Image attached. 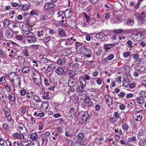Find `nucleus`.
Here are the masks:
<instances>
[{"instance_id":"f257e3e1","label":"nucleus","mask_w":146,"mask_h":146,"mask_svg":"<svg viewBox=\"0 0 146 146\" xmlns=\"http://www.w3.org/2000/svg\"><path fill=\"white\" fill-rule=\"evenodd\" d=\"M79 50L80 53L85 55L86 57L88 58L91 57L92 51L89 46L84 45L80 48Z\"/></svg>"},{"instance_id":"f03ea898","label":"nucleus","mask_w":146,"mask_h":146,"mask_svg":"<svg viewBox=\"0 0 146 146\" xmlns=\"http://www.w3.org/2000/svg\"><path fill=\"white\" fill-rule=\"evenodd\" d=\"M19 133H13L12 135L18 139H23L24 137V135L27 133V129L25 127H20L19 128Z\"/></svg>"},{"instance_id":"69168bd1","label":"nucleus","mask_w":146,"mask_h":146,"mask_svg":"<svg viewBox=\"0 0 146 146\" xmlns=\"http://www.w3.org/2000/svg\"><path fill=\"white\" fill-rule=\"evenodd\" d=\"M82 15L85 17V18L86 19V23L90 19L89 17L88 16L87 14L85 12L82 13Z\"/></svg>"},{"instance_id":"393cba45","label":"nucleus","mask_w":146,"mask_h":146,"mask_svg":"<svg viewBox=\"0 0 146 146\" xmlns=\"http://www.w3.org/2000/svg\"><path fill=\"white\" fill-rule=\"evenodd\" d=\"M126 24L129 27H132L135 24L134 20L131 18L129 19L126 22Z\"/></svg>"},{"instance_id":"f8f14e48","label":"nucleus","mask_w":146,"mask_h":146,"mask_svg":"<svg viewBox=\"0 0 146 146\" xmlns=\"http://www.w3.org/2000/svg\"><path fill=\"white\" fill-rule=\"evenodd\" d=\"M135 70L139 72H142L145 71L146 70L145 67L141 64L137 65L135 66Z\"/></svg>"},{"instance_id":"49530a36","label":"nucleus","mask_w":146,"mask_h":146,"mask_svg":"<svg viewBox=\"0 0 146 146\" xmlns=\"http://www.w3.org/2000/svg\"><path fill=\"white\" fill-rule=\"evenodd\" d=\"M131 55V52L129 51H127L123 53V56L125 58H127Z\"/></svg>"},{"instance_id":"79ce46f5","label":"nucleus","mask_w":146,"mask_h":146,"mask_svg":"<svg viewBox=\"0 0 146 146\" xmlns=\"http://www.w3.org/2000/svg\"><path fill=\"white\" fill-rule=\"evenodd\" d=\"M123 32H124L123 30L121 29H114L113 31V33L116 34H119Z\"/></svg>"},{"instance_id":"e2e57ef3","label":"nucleus","mask_w":146,"mask_h":146,"mask_svg":"<svg viewBox=\"0 0 146 146\" xmlns=\"http://www.w3.org/2000/svg\"><path fill=\"white\" fill-rule=\"evenodd\" d=\"M3 111L5 114L10 113V110L7 106H5L4 107Z\"/></svg>"},{"instance_id":"bf43d9fd","label":"nucleus","mask_w":146,"mask_h":146,"mask_svg":"<svg viewBox=\"0 0 146 146\" xmlns=\"http://www.w3.org/2000/svg\"><path fill=\"white\" fill-rule=\"evenodd\" d=\"M22 33H23V35L24 36L27 37V36H28V35H29L31 33V32L25 30H23Z\"/></svg>"},{"instance_id":"1a4fd4ad","label":"nucleus","mask_w":146,"mask_h":146,"mask_svg":"<svg viewBox=\"0 0 146 146\" xmlns=\"http://www.w3.org/2000/svg\"><path fill=\"white\" fill-rule=\"evenodd\" d=\"M47 66H48L47 68V71L50 72H52L55 68V63L51 61L49 62Z\"/></svg>"},{"instance_id":"3c124183","label":"nucleus","mask_w":146,"mask_h":146,"mask_svg":"<svg viewBox=\"0 0 146 146\" xmlns=\"http://www.w3.org/2000/svg\"><path fill=\"white\" fill-rule=\"evenodd\" d=\"M64 119L62 118H60L56 120V122L59 124H63L64 123Z\"/></svg>"},{"instance_id":"ea45409f","label":"nucleus","mask_w":146,"mask_h":146,"mask_svg":"<svg viewBox=\"0 0 146 146\" xmlns=\"http://www.w3.org/2000/svg\"><path fill=\"white\" fill-rule=\"evenodd\" d=\"M64 63L65 60L63 58H59L57 61V64L60 66L63 65Z\"/></svg>"},{"instance_id":"cd10ccee","label":"nucleus","mask_w":146,"mask_h":146,"mask_svg":"<svg viewBox=\"0 0 146 146\" xmlns=\"http://www.w3.org/2000/svg\"><path fill=\"white\" fill-rule=\"evenodd\" d=\"M123 85L125 87H127L129 84V80L127 77H126L123 78Z\"/></svg>"},{"instance_id":"7c9ffc66","label":"nucleus","mask_w":146,"mask_h":146,"mask_svg":"<svg viewBox=\"0 0 146 146\" xmlns=\"http://www.w3.org/2000/svg\"><path fill=\"white\" fill-rule=\"evenodd\" d=\"M74 133V131L71 128L69 129L68 130H67L65 132V135L66 137H70Z\"/></svg>"},{"instance_id":"39448f33","label":"nucleus","mask_w":146,"mask_h":146,"mask_svg":"<svg viewBox=\"0 0 146 146\" xmlns=\"http://www.w3.org/2000/svg\"><path fill=\"white\" fill-rule=\"evenodd\" d=\"M8 77L11 83L19 78L17 73L15 72L10 73L8 75Z\"/></svg>"},{"instance_id":"09e8293b","label":"nucleus","mask_w":146,"mask_h":146,"mask_svg":"<svg viewBox=\"0 0 146 146\" xmlns=\"http://www.w3.org/2000/svg\"><path fill=\"white\" fill-rule=\"evenodd\" d=\"M4 87L5 90L7 92H9L10 91L12 92V90L10 86L7 83H6V84H4Z\"/></svg>"},{"instance_id":"c03bdc74","label":"nucleus","mask_w":146,"mask_h":146,"mask_svg":"<svg viewBox=\"0 0 146 146\" xmlns=\"http://www.w3.org/2000/svg\"><path fill=\"white\" fill-rule=\"evenodd\" d=\"M33 100H35L36 102H41V99L40 97L37 95H34L33 98Z\"/></svg>"},{"instance_id":"774afa93","label":"nucleus","mask_w":146,"mask_h":146,"mask_svg":"<svg viewBox=\"0 0 146 146\" xmlns=\"http://www.w3.org/2000/svg\"><path fill=\"white\" fill-rule=\"evenodd\" d=\"M48 16L46 15H42L41 16V19L44 21H47L48 19Z\"/></svg>"},{"instance_id":"7ed1b4c3","label":"nucleus","mask_w":146,"mask_h":146,"mask_svg":"<svg viewBox=\"0 0 146 146\" xmlns=\"http://www.w3.org/2000/svg\"><path fill=\"white\" fill-rule=\"evenodd\" d=\"M82 118H81L77 117V121L78 123L81 125L84 124L89 119L90 115L87 111H84L82 113Z\"/></svg>"},{"instance_id":"0e129e2a","label":"nucleus","mask_w":146,"mask_h":146,"mask_svg":"<svg viewBox=\"0 0 146 146\" xmlns=\"http://www.w3.org/2000/svg\"><path fill=\"white\" fill-rule=\"evenodd\" d=\"M15 39L19 41H23L24 38L21 35H17L15 37Z\"/></svg>"},{"instance_id":"6e6552de","label":"nucleus","mask_w":146,"mask_h":146,"mask_svg":"<svg viewBox=\"0 0 146 146\" xmlns=\"http://www.w3.org/2000/svg\"><path fill=\"white\" fill-rule=\"evenodd\" d=\"M13 31L10 29H8L5 31V37L7 38H11L13 37Z\"/></svg>"},{"instance_id":"5fc2aeb1","label":"nucleus","mask_w":146,"mask_h":146,"mask_svg":"<svg viewBox=\"0 0 146 146\" xmlns=\"http://www.w3.org/2000/svg\"><path fill=\"white\" fill-rule=\"evenodd\" d=\"M122 128L124 130L127 131L129 129V126L127 123H124L122 125Z\"/></svg>"},{"instance_id":"2f4dec72","label":"nucleus","mask_w":146,"mask_h":146,"mask_svg":"<svg viewBox=\"0 0 146 146\" xmlns=\"http://www.w3.org/2000/svg\"><path fill=\"white\" fill-rule=\"evenodd\" d=\"M58 35L62 37H65L66 36L65 31L62 29L58 30Z\"/></svg>"},{"instance_id":"aec40b11","label":"nucleus","mask_w":146,"mask_h":146,"mask_svg":"<svg viewBox=\"0 0 146 146\" xmlns=\"http://www.w3.org/2000/svg\"><path fill=\"white\" fill-rule=\"evenodd\" d=\"M135 37L137 41H141L144 38V35L140 31L136 34Z\"/></svg>"},{"instance_id":"a878e982","label":"nucleus","mask_w":146,"mask_h":146,"mask_svg":"<svg viewBox=\"0 0 146 146\" xmlns=\"http://www.w3.org/2000/svg\"><path fill=\"white\" fill-rule=\"evenodd\" d=\"M20 7V9L23 11H27L29 10L30 7L29 4H24L23 5L21 4Z\"/></svg>"},{"instance_id":"6ab92c4d","label":"nucleus","mask_w":146,"mask_h":146,"mask_svg":"<svg viewBox=\"0 0 146 146\" xmlns=\"http://www.w3.org/2000/svg\"><path fill=\"white\" fill-rule=\"evenodd\" d=\"M8 98L10 101L13 103H15L16 101V97L15 94L12 92L9 95Z\"/></svg>"},{"instance_id":"58836bf2","label":"nucleus","mask_w":146,"mask_h":146,"mask_svg":"<svg viewBox=\"0 0 146 146\" xmlns=\"http://www.w3.org/2000/svg\"><path fill=\"white\" fill-rule=\"evenodd\" d=\"M28 91V90L27 89H25L24 88H22L19 90L20 95L22 96H25L27 93Z\"/></svg>"},{"instance_id":"4468645a","label":"nucleus","mask_w":146,"mask_h":146,"mask_svg":"<svg viewBox=\"0 0 146 146\" xmlns=\"http://www.w3.org/2000/svg\"><path fill=\"white\" fill-rule=\"evenodd\" d=\"M96 22V21L95 19L93 17H92L86 23L87 24L84 23L82 25V26L84 27H86V26L87 25V27H90L94 24Z\"/></svg>"},{"instance_id":"4be33fe9","label":"nucleus","mask_w":146,"mask_h":146,"mask_svg":"<svg viewBox=\"0 0 146 146\" xmlns=\"http://www.w3.org/2000/svg\"><path fill=\"white\" fill-rule=\"evenodd\" d=\"M41 97L43 99L45 100H49L50 98V96L49 95V92L43 91V94H42Z\"/></svg>"},{"instance_id":"de8ad7c7","label":"nucleus","mask_w":146,"mask_h":146,"mask_svg":"<svg viewBox=\"0 0 146 146\" xmlns=\"http://www.w3.org/2000/svg\"><path fill=\"white\" fill-rule=\"evenodd\" d=\"M55 6H52L51 8L48 9V10L45 11L49 14H53L55 10Z\"/></svg>"},{"instance_id":"412c9836","label":"nucleus","mask_w":146,"mask_h":146,"mask_svg":"<svg viewBox=\"0 0 146 146\" xmlns=\"http://www.w3.org/2000/svg\"><path fill=\"white\" fill-rule=\"evenodd\" d=\"M51 61L50 60L47 59L46 58L42 57L40 58L39 61H38V62H39L40 64H45L47 65L49 62Z\"/></svg>"},{"instance_id":"5701e85b","label":"nucleus","mask_w":146,"mask_h":146,"mask_svg":"<svg viewBox=\"0 0 146 146\" xmlns=\"http://www.w3.org/2000/svg\"><path fill=\"white\" fill-rule=\"evenodd\" d=\"M55 72L56 74L59 76L63 75L65 74L63 68L61 67H58L56 69Z\"/></svg>"},{"instance_id":"ddd939ff","label":"nucleus","mask_w":146,"mask_h":146,"mask_svg":"<svg viewBox=\"0 0 146 146\" xmlns=\"http://www.w3.org/2000/svg\"><path fill=\"white\" fill-rule=\"evenodd\" d=\"M104 98L108 106H110V105L113 104V99L109 96L106 95L105 96Z\"/></svg>"},{"instance_id":"bb28decb","label":"nucleus","mask_w":146,"mask_h":146,"mask_svg":"<svg viewBox=\"0 0 146 146\" xmlns=\"http://www.w3.org/2000/svg\"><path fill=\"white\" fill-rule=\"evenodd\" d=\"M106 36V35L104 33L102 32L96 34L95 37L97 39H102Z\"/></svg>"},{"instance_id":"c9c22d12","label":"nucleus","mask_w":146,"mask_h":146,"mask_svg":"<svg viewBox=\"0 0 146 146\" xmlns=\"http://www.w3.org/2000/svg\"><path fill=\"white\" fill-rule=\"evenodd\" d=\"M2 23L3 24V27L5 28L7 27L10 25L9 21L7 19H5L3 21H2Z\"/></svg>"},{"instance_id":"dca6fc26","label":"nucleus","mask_w":146,"mask_h":146,"mask_svg":"<svg viewBox=\"0 0 146 146\" xmlns=\"http://www.w3.org/2000/svg\"><path fill=\"white\" fill-rule=\"evenodd\" d=\"M26 40L28 43H33L36 41V39L33 35H31L27 36Z\"/></svg>"},{"instance_id":"680f3d73","label":"nucleus","mask_w":146,"mask_h":146,"mask_svg":"<svg viewBox=\"0 0 146 146\" xmlns=\"http://www.w3.org/2000/svg\"><path fill=\"white\" fill-rule=\"evenodd\" d=\"M3 129L7 131H9L10 129L9 126L7 123H4L3 125Z\"/></svg>"},{"instance_id":"052dcab7","label":"nucleus","mask_w":146,"mask_h":146,"mask_svg":"<svg viewBox=\"0 0 146 146\" xmlns=\"http://www.w3.org/2000/svg\"><path fill=\"white\" fill-rule=\"evenodd\" d=\"M5 115L7 117V119L8 121H11L12 120L10 113L5 114Z\"/></svg>"},{"instance_id":"9d476101","label":"nucleus","mask_w":146,"mask_h":146,"mask_svg":"<svg viewBox=\"0 0 146 146\" xmlns=\"http://www.w3.org/2000/svg\"><path fill=\"white\" fill-rule=\"evenodd\" d=\"M68 84L69 87H74L75 86H77V81L76 79L73 78L68 80Z\"/></svg>"},{"instance_id":"473e14b6","label":"nucleus","mask_w":146,"mask_h":146,"mask_svg":"<svg viewBox=\"0 0 146 146\" xmlns=\"http://www.w3.org/2000/svg\"><path fill=\"white\" fill-rule=\"evenodd\" d=\"M44 30L43 29H39L36 32V33L38 37H43L44 36Z\"/></svg>"},{"instance_id":"8fccbe9b","label":"nucleus","mask_w":146,"mask_h":146,"mask_svg":"<svg viewBox=\"0 0 146 146\" xmlns=\"http://www.w3.org/2000/svg\"><path fill=\"white\" fill-rule=\"evenodd\" d=\"M18 60L21 64H24L25 62V59L23 56H20L18 57Z\"/></svg>"},{"instance_id":"c756f323","label":"nucleus","mask_w":146,"mask_h":146,"mask_svg":"<svg viewBox=\"0 0 146 146\" xmlns=\"http://www.w3.org/2000/svg\"><path fill=\"white\" fill-rule=\"evenodd\" d=\"M51 38L49 35L45 36L43 39H42L43 42L45 44H47L51 40Z\"/></svg>"},{"instance_id":"864d4df0","label":"nucleus","mask_w":146,"mask_h":146,"mask_svg":"<svg viewBox=\"0 0 146 146\" xmlns=\"http://www.w3.org/2000/svg\"><path fill=\"white\" fill-rule=\"evenodd\" d=\"M128 140L129 142H135L137 140V137L135 135L128 138Z\"/></svg>"},{"instance_id":"e433bc0d","label":"nucleus","mask_w":146,"mask_h":146,"mask_svg":"<svg viewBox=\"0 0 146 146\" xmlns=\"http://www.w3.org/2000/svg\"><path fill=\"white\" fill-rule=\"evenodd\" d=\"M38 135L37 133H34L30 135V139H31L32 140H35L37 139Z\"/></svg>"},{"instance_id":"9b49d317","label":"nucleus","mask_w":146,"mask_h":146,"mask_svg":"<svg viewBox=\"0 0 146 146\" xmlns=\"http://www.w3.org/2000/svg\"><path fill=\"white\" fill-rule=\"evenodd\" d=\"M84 101L85 103L88 107L90 108L94 106V103L91 101V99L88 96L85 98Z\"/></svg>"},{"instance_id":"4d7b16f0","label":"nucleus","mask_w":146,"mask_h":146,"mask_svg":"<svg viewBox=\"0 0 146 146\" xmlns=\"http://www.w3.org/2000/svg\"><path fill=\"white\" fill-rule=\"evenodd\" d=\"M109 121L113 123H114L116 122L117 119L114 117H111L109 119Z\"/></svg>"},{"instance_id":"b1692460","label":"nucleus","mask_w":146,"mask_h":146,"mask_svg":"<svg viewBox=\"0 0 146 146\" xmlns=\"http://www.w3.org/2000/svg\"><path fill=\"white\" fill-rule=\"evenodd\" d=\"M55 6L56 5L52 3H47L44 5V9L45 10H47L51 8L52 6Z\"/></svg>"},{"instance_id":"603ef678","label":"nucleus","mask_w":146,"mask_h":146,"mask_svg":"<svg viewBox=\"0 0 146 146\" xmlns=\"http://www.w3.org/2000/svg\"><path fill=\"white\" fill-rule=\"evenodd\" d=\"M41 141H42L41 144V145H43L44 144L46 145V143L48 141V139L47 138L43 137L40 139Z\"/></svg>"},{"instance_id":"37998d69","label":"nucleus","mask_w":146,"mask_h":146,"mask_svg":"<svg viewBox=\"0 0 146 146\" xmlns=\"http://www.w3.org/2000/svg\"><path fill=\"white\" fill-rule=\"evenodd\" d=\"M32 63H33V66L34 67L38 68L39 66H40V64L39 62L36 61L35 60H32Z\"/></svg>"},{"instance_id":"a18cd8bd","label":"nucleus","mask_w":146,"mask_h":146,"mask_svg":"<svg viewBox=\"0 0 146 146\" xmlns=\"http://www.w3.org/2000/svg\"><path fill=\"white\" fill-rule=\"evenodd\" d=\"M68 74L70 77L71 78H72L75 77V75L76 74V72L71 70L69 71Z\"/></svg>"},{"instance_id":"4c0bfd02","label":"nucleus","mask_w":146,"mask_h":146,"mask_svg":"<svg viewBox=\"0 0 146 146\" xmlns=\"http://www.w3.org/2000/svg\"><path fill=\"white\" fill-rule=\"evenodd\" d=\"M144 100V98L141 96L137 97L136 98L135 100L137 103L139 104L142 105V101Z\"/></svg>"},{"instance_id":"a19ab883","label":"nucleus","mask_w":146,"mask_h":146,"mask_svg":"<svg viewBox=\"0 0 146 146\" xmlns=\"http://www.w3.org/2000/svg\"><path fill=\"white\" fill-rule=\"evenodd\" d=\"M73 37H72L68 38L65 42V44L67 45L72 44L73 42Z\"/></svg>"},{"instance_id":"0eeeda50","label":"nucleus","mask_w":146,"mask_h":146,"mask_svg":"<svg viewBox=\"0 0 146 146\" xmlns=\"http://www.w3.org/2000/svg\"><path fill=\"white\" fill-rule=\"evenodd\" d=\"M11 85L14 88H19L21 84V80L18 78L11 83Z\"/></svg>"},{"instance_id":"72a5a7b5","label":"nucleus","mask_w":146,"mask_h":146,"mask_svg":"<svg viewBox=\"0 0 146 146\" xmlns=\"http://www.w3.org/2000/svg\"><path fill=\"white\" fill-rule=\"evenodd\" d=\"M133 59L135 60V62H141V58L139 57V55L137 54H134L133 55Z\"/></svg>"},{"instance_id":"20e7f679","label":"nucleus","mask_w":146,"mask_h":146,"mask_svg":"<svg viewBox=\"0 0 146 146\" xmlns=\"http://www.w3.org/2000/svg\"><path fill=\"white\" fill-rule=\"evenodd\" d=\"M44 82L46 86H50L48 88L50 90H52L55 88L54 80L53 78H44Z\"/></svg>"},{"instance_id":"f3484780","label":"nucleus","mask_w":146,"mask_h":146,"mask_svg":"<svg viewBox=\"0 0 146 146\" xmlns=\"http://www.w3.org/2000/svg\"><path fill=\"white\" fill-rule=\"evenodd\" d=\"M82 86H80L76 89V91L79 93H82L83 92L84 90V87L86 86V83L83 82L80 83Z\"/></svg>"},{"instance_id":"a211bd4d","label":"nucleus","mask_w":146,"mask_h":146,"mask_svg":"<svg viewBox=\"0 0 146 146\" xmlns=\"http://www.w3.org/2000/svg\"><path fill=\"white\" fill-rule=\"evenodd\" d=\"M115 44L116 43L105 44L104 46V48L106 51H108L109 50L113 47L115 46Z\"/></svg>"},{"instance_id":"2eb2a0df","label":"nucleus","mask_w":146,"mask_h":146,"mask_svg":"<svg viewBox=\"0 0 146 146\" xmlns=\"http://www.w3.org/2000/svg\"><path fill=\"white\" fill-rule=\"evenodd\" d=\"M79 79L80 80V83L83 82L86 83V80H89L90 77L89 75L86 74H84V76H80Z\"/></svg>"},{"instance_id":"423d86ee","label":"nucleus","mask_w":146,"mask_h":146,"mask_svg":"<svg viewBox=\"0 0 146 146\" xmlns=\"http://www.w3.org/2000/svg\"><path fill=\"white\" fill-rule=\"evenodd\" d=\"M33 80L34 83L37 85L39 86L41 84V76L40 74L38 73V74L33 78Z\"/></svg>"},{"instance_id":"6e6d98bb","label":"nucleus","mask_w":146,"mask_h":146,"mask_svg":"<svg viewBox=\"0 0 146 146\" xmlns=\"http://www.w3.org/2000/svg\"><path fill=\"white\" fill-rule=\"evenodd\" d=\"M145 129L143 130V129H141L139 130V132L138 134L139 136H141L144 135H145Z\"/></svg>"},{"instance_id":"13d9d810","label":"nucleus","mask_w":146,"mask_h":146,"mask_svg":"<svg viewBox=\"0 0 146 146\" xmlns=\"http://www.w3.org/2000/svg\"><path fill=\"white\" fill-rule=\"evenodd\" d=\"M120 113L118 111H115L113 115V116L115 117V118H120Z\"/></svg>"},{"instance_id":"f704fd0d","label":"nucleus","mask_w":146,"mask_h":146,"mask_svg":"<svg viewBox=\"0 0 146 146\" xmlns=\"http://www.w3.org/2000/svg\"><path fill=\"white\" fill-rule=\"evenodd\" d=\"M31 143V141H22L20 144L22 146H29L30 145Z\"/></svg>"},{"instance_id":"338daca9","label":"nucleus","mask_w":146,"mask_h":146,"mask_svg":"<svg viewBox=\"0 0 146 146\" xmlns=\"http://www.w3.org/2000/svg\"><path fill=\"white\" fill-rule=\"evenodd\" d=\"M11 5L13 7H21V5L19 4V3H14L11 4Z\"/></svg>"},{"instance_id":"c85d7f7f","label":"nucleus","mask_w":146,"mask_h":146,"mask_svg":"<svg viewBox=\"0 0 146 146\" xmlns=\"http://www.w3.org/2000/svg\"><path fill=\"white\" fill-rule=\"evenodd\" d=\"M31 69L30 67L29 66H25L22 69V71L23 73L27 74L29 73L31 71Z\"/></svg>"}]
</instances>
